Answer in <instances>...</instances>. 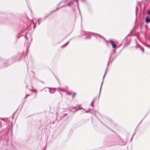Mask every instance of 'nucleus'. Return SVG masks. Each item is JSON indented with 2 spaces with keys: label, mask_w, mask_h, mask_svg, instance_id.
Segmentation results:
<instances>
[{
  "label": "nucleus",
  "mask_w": 150,
  "mask_h": 150,
  "mask_svg": "<svg viewBox=\"0 0 150 150\" xmlns=\"http://www.w3.org/2000/svg\"><path fill=\"white\" fill-rule=\"evenodd\" d=\"M110 43L111 45L112 46L113 48H115L116 47V45L115 42L112 41H111L110 42Z\"/></svg>",
  "instance_id": "1"
},
{
  "label": "nucleus",
  "mask_w": 150,
  "mask_h": 150,
  "mask_svg": "<svg viewBox=\"0 0 150 150\" xmlns=\"http://www.w3.org/2000/svg\"><path fill=\"white\" fill-rule=\"evenodd\" d=\"M145 20L146 23H149L150 22V18L148 17H146Z\"/></svg>",
  "instance_id": "2"
},
{
  "label": "nucleus",
  "mask_w": 150,
  "mask_h": 150,
  "mask_svg": "<svg viewBox=\"0 0 150 150\" xmlns=\"http://www.w3.org/2000/svg\"><path fill=\"white\" fill-rule=\"evenodd\" d=\"M76 95V93H73L72 95V98H74L75 96Z\"/></svg>",
  "instance_id": "3"
},
{
  "label": "nucleus",
  "mask_w": 150,
  "mask_h": 150,
  "mask_svg": "<svg viewBox=\"0 0 150 150\" xmlns=\"http://www.w3.org/2000/svg\"><path fill=\"white\" fill-rule=\"evenodd\" d=\"M147 13L148 15H150V10Z\"/></svg>",
  "instance_id": "4"
},
{
  "label": "nucleus",
  "mask_w": 150,
  "mask_h": 150,
  "mask_svg": "<svg viewBox=\"0 0 150 150\" xmlns=\"http://www.w3.org/2000/svg\"><path fill=\"white\" fill-rule=\"evenodd\" d=\"M34 92L35 93H37V90H34Z\"/></svg>",
  "instance_id": "5"
},
{
  "label": "nucleus",
  "mask_w": 150,
  "mask_h": 150,
  "mask_svg": "<svg viewBox=\"0 0 150 150\" xmlns=\"http://www.w3.org/2000/svg\"><path fill=\"white\" fill-rule=\"evenodd\" d=\"M28 96H29V95H27V96L26 97H27Z\"/></svg>",
  "instance_id": "6"
}]
</instances>
